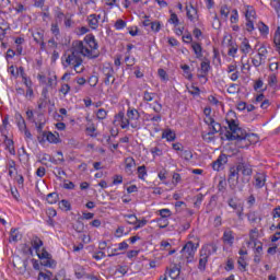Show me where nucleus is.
<instances>
[{"label":"nucleus","mask_w":280,"mask_h":280,"mask_svg":"<svg viewBox=\"0 0 280 280\" xmlns=\"http://www.w3.org/2000/svg\"><path fill=\"white\" fill-rule=\"evenodd\" d=\"M230 131L225 132V138L228 141H236V148L244 149L249 148L253 143H257L259 138L255 133H247L246 130L242 129L237 121L233 118L225 119Z\"/></svg>","instance_id":"nucleus-1"},{"label":"nucleus","mask_w":280,"mask_h":280,"mask_svg":"<svg viewBox=\"0 0 280 280\" xmlns=\"http://www.w3.org/2000/svg\"><path fill=\"white\" fill-rule=\"evenodd\" d=\"M70 51L71 54L66 57L62 65L63 67H73V69L77 70L82 67V62H84L81 56L90 59L100 58V52L90 51L89 47L84 46V42L82 40L73 42Z\"/></svg>","instance_id":"nucleus-2"},{"label":"nucleus","mask_w":280,"mask_h":280,"mask_svg":"<svg viewBox=\"0 0 280 280\" xmlns=\"http://www.w3.org/2000/svg\"><path fill=\"white\" fill-rule=\"evenodd\" d=\"M197 250L198 245L191 241L187 242L180 250L182 259H186L187 264H191Z\"/></svg>","instance_id":"nucleus-3"},{"label":"nucleus","mask_w":280,"mask_h":280,"mask_svg":"<svg viewBox=\"0 0 280 280\" xmlns=\"http://www.w3.org/2000/svg\"><path fill=\"white\" fill-rule=\"evenodd\" d=\"M218 247L215 245H207L201 248L200 259H199V270L205 271L207 269V262L209 261V256L211 253H215Z\"/></svg>","instance_id":"nucleus-4"},{"label":"nucleus","mask_w":280,"mask_h":280,"mask_svg":"<svg viewBox=\"0 0 280 280\" xmlns=\"http://www.w3.org/2000/svg\"><path fill=\"white\" fill-rule=\"evenodd\" d=\"M237 170L243 175V177L241 178L242 183L244 185H246L247 183H250V177L253 176V167H250L249 164L240 162L237 164Z\"/></svg>","instance_id":"nucleus-5"},{"label":"nucleus","mask_w":280,"mask_h":280,"mask_svg":"<svg viewBox=\"0 0 280 280\" xmlns=\"http://www.w3.org/2000/svg\"><path fill=\"white\" fill-rule=\"evenodd\" d=\"M27 266H28L27 258H21V256L13 257V267L15 272H18V275H24L25 272H27Z\"/></svg>","instance_id":"nucleus-6"},{"label":"nucleus","mask_w":280,"mask_h":280,"mask_svg":"<svg viewBox=\"0 0 280 280\" xmlns=\"http://www.w3.org/2000/svg\"><path fill=\"white\" fill-rule=\"evenodd\" d=\"M84 47H88L89 51H93L94 54H100V51H97V40H95V35L93 34H88L84 37Z\"/></svg>","instance_id":"nucleus-7"},{"label":"nucleus","mask_w":280,"mask_h":280,"mask_svg":"<svg viewBox=\"0 0 280 280\" xmlns=\"http://www.w3.org/2000/svg\"><path fill=\"white\" fill-rule=\"evenodd\" d=\"M103 74H104V84L106 86H110V84H115V70L113 67H105L103 68Z\"/></svg>","instance_id":"nucleus-8"},{"label":"nucleus","mask_w":280,"mask_h":280,"mask_svg":"<svg viewBox=\"0 0 280 280\" xmlns=\"http://www.w3.org/2000/svg\"><path fill=\"white\" fill-rule=\"evenodd\" d=\"M238 180H240V170H237V165H236V167L234 166L230 168L228 183L230 184V187L232 189H235V185H237Z\"/></svg>","instance_id":"nucleus-9"},{"label":"nucleus","mask_w":280,"mask_h":280,"mask_svg":"<svg viewBox=\"0 0 280 280\" xmlns=\"http://www.w3.org/2000/svg\"><path fill=\"white\" fill-rule=\"evenodd\" d=\"M155 104H158V106L153 107V110L158 115H155V116L149 115V119H150V121H153V122L155 121L159 124V121H161V119H162L161 110H163V105L159 102H155Z\"/></svg>","instance_id":"nucleus-10"},{"label":"nucleus","mask_w":280,"mask_h":280,"mask_svg":"<svg viewBox=\"0 0 280 280\" xmlns=\"http://www.w3.org/2000/svg\"><path fill=\"white\" fill-rule=\"evenodd\" d=\"M222 240L224 244H229L230 246H233V242H235V235H233V232L231 229H226L224 231Z\"/></svg>","instance_id":"nucleus-11"},{"label":"nucleus","mask_w":280,"mask_h":280,"mask_svg":"<svg viewBox=\"0 0 280 280\" xmlns=\"http://www.w3.org/2000/svg\"><path fill=\"white\" fill-rule=\"evenodd\" d=\"M229 161V159L222 154L220 155L215 162H213L212 167L215 172H220V167H222V165L226 164V162Z\"/></svg>","instance_id":"nucleus-12"},{"label":"nucleus","mask_w":280,"mask_h":280,"mask_svg":"<svg viewBox=\"0 0 280 280\" xmlns=\"http://www.w3.org/2000/svg\"><path fill=\"white\" fill-rule=\"evenodd\" d=\"M100 15L97 16L96 14H91L88 18V23L91 27V30H97L98 25H100Z\"/></svg>","instance_id":"nucleus-13"},{"label":"nucleus","mask_w":280,"mask_h":280,"mask_svg":"<svg viewBox=\"0 0 280 280\" xmlns=\"http://www.w3.org/2000/svg\"><path fill=\"white\" fill-rule=\"evenodd\" d=\"M255 187L257 189H261V187H264V185H266V175L264 173H258L256 176H255Z\"/></svg>","instance_id":"nucleus-14"},{"label":"nucleus","mask_w":280,"mask_h":280,"mask_svg":"<svg viewBox=\"0 0 280 280\" xmlns=\"http://www.w3.org/2000/svg\"><path fill=\"white\" fill-rule=\"evenodd\" d=\"M44 137H46L47 141L49 143H60V136L57 133L55 135L54 132H44Z\"/></svg>","instance_id":"nucleus-15"},{"label":"nucleus","mask_w":280,"mask_h":280,"mask_svg":"<svg viewBox=\"0 0 280 280\" xmlns=\"http://www.w3.org/2000/svg\"><path fill=\"white\" fill-rule=\"evenodd\" d=\"M14 117L19 129L25 130V128H27V125L25 124V118H23V115H21V113H15Z\"/></svg>","instance_id":"nucleus-16"},{"label":"nucleus","mask_w":280,"mask_h":280,"mask_svg":"<svg viewBox=\"0 0 280 280\" xmlns=\"http://www.w3.org/2000/svg\"><path fill=\"white\" fill-rule=\"evenodd\" d=\"M4 143L5 149L9 151V153L12 154V156H15L16 150L14 149V140L8 139V137H5Z\"/></svg>","instance_id":"nucleus-17"},{"label":"nucleus","mask_w":280,"mask_h":280,"mask_svg":"<svg viewBox=\"0 0 280 280\" xmlns=\"http://www.w3.org/2000/svg\"><path fill=\"white\" fill-rule=\"evenodd\" d=\"M162 139H166V141H176V133L172 129H165L162 133Z\"/></svg>","instance_id":"nucleus-18"},{"label":"nucleus","mask_w":280,"mask_h":280,"mask_svg":"<svg viewBox=\"0 0 280 280\" xmlns=\"http://www.w3.org/2000/svg\"><path fill=\"white\" fill-rule=\"evenodd\" d=\"M43 114L38 115V121L35 120V126L37 129L38 135H44L45 131H43V128L45 127V120Z\"/></svg>","instance_id":"nucleus-19"},{"label":"nucleus","mask_w":280,"mask_h":280,"mask_svg":"<svg viewBox=\"0 0 280 280\" xmlns=\"http://www.w3.org/2000/svg\"><path fill=\"white\" fill-rule=\"evenodd\" d=\"M23 237L21 233H19V229L12 228L10 231V238L9 242H19Z\"/></svg>","instance_id":"nucleus-20"},{"label":"nucleus","mask_w":280,"mask_h":280,"mask_svg":"<svg viewBox=\"0 0 280 280\" xmlns=\"http://www.w3.org/2000/svg\"><path fill=\"white\" fill-rule=\"evenodd\" d=\"M240 49L243 54H250V43H248V38H244L243 42L241 43Z\"/></svg>","instance_id":"nucleus-21"},{"label":"nucleus","mask_w":280,"mask_h":280,"mask_svg":"<svg viewBox=\"0 0 280 280\" xmlns=\"http://www.w3.org/2000/svg\"><path fill=\"white\" fill-rule=\"evenodd\" d=\"M220 130H222V125H220V122L214 120L210 127V131L208 132V136L212 137V135H217V132H220Z\"/></svg>","instance_id":"nucleus-22"},{"label":"nucleus","mask_w":280,"mask_h":280,"mask_svg":"<svg viewBox=\"0 0 280 280\" xmlns=\"http://www.w3.org/2000/svg\"><path fill=\"white\" fill-rule=\"evenodd\" d=\"M191 48L196 55V58H202V46L200 45V43L194 42L191 44Z\"/></svg>","instance_id":"nucleus-23"},{"label":"nucleus","mask_w":280,"mask_h":280,"mask_svg":"<svg viewBox=\"0 0 280 280\" xmlns=\"http://www.w3.org/2000/svg\"><path fill=\"white\" fill-rule=\"evenodd\" d=\"M46 200H47L48 205H56V202H58V200H60V197H59L58 192H50L47 195Z\"/></svg>","instance_id":"nucleus-24"},{"label":"nucleus","mask_w":280,"mask_h":280,"mask_svg":"<svg viewBox=\"0 0 280 280\" xmlns=\"http://www.w3.org/2000/svg\"><path fill=\"white\" fill-rule=\"evenodd\" d=\"M7 170H9V176L12 178L14 176V172H16V162L14 160H9Z\"/></svg>","instance_id":"nucleus-25"},{"label":"nucleus","mask_w":280,"mask_h":280,"mask_svg":"<svg viewBox=\"0 0 280 280\" xmlns=\"http://www.w3.org/2000/svg\"><path fill=\"white\" fill-rule=\"evenodd\" d=\"M129 126H131V128H139V125L135 124V122H130L129 118H124L120 120V128L126 129Z\"/></svg>","instance_id":"nucleus-26"},{"label":"nucleus","mask_w":280,"mask_h":280,"mask_svg":"<svg viewBox=\"0 0 280 280\" xmlns=\"http://www.w3.org/2000/svg\"><path fill=\"white\" fill-rule=\"evenodd\" d=\"M127 117L129 121H135V119H139L140 115L137 109H128Z\"/></svg>","instance_id":"nucleus-27"},{"label":"nucleus","mask_w":280,"mask_h":280,"mask_svg":"<svg viewBox=\"0 0 280 280\" xmlns=\"http://www.w3.org/2000/svg\"><path fill=\"white\" fill-rule=\"evenodd\" d=\"M209 69H211V66L209 65L208 61H202L201 62V73L199 74L198 78H206L207 73H209Z\"/></svg>","instance_id":"nucleus-28"},{"label":"nucleus","mask_w":280,"mask_h":280,"mask_svg":"<svg viewBox=\"0 0 280 280\" xmlns=\"http://www.w3.org/2000/svg\"><path fill=\"white\" fill-rule=\"evenodd\" d=\"M125 164H126V172L131 174L132 173V167H135V165H136L135 159L133 158H127L125 160Z\"/></svg>","instance_id":"nucleus-29"},{"label":"nucleus","mask_w":280,"mask_h":280,"mask_svg":"<svg viewBox=\"0 0 280 280\" xmlns=\"http://www.w3.org/2000/svg\"><path fill=\"white\" fill-rule=\"evenodd\" d=\"M33 38L35 43H43V40H45V32L36 31L35 33H33Z\"/></svg>","instance_id":"nucleus-30"},{"label":"nucleus","mask_w":280,"mask_h":280,"mask_svg":"<svg viewBox=\"0 0 280 280\" xmlns=\"http://www.w3.org/2000/svg\"><path fill=\"white\" fill-rule=\"evenodd\" d=\"M44 98H39L38 108L43 110V108H47V90L43 91Z\"/></svg>","instance_id":"nucleus-31"},{"label":"nucleus","mask_w":280,"mask_h":280,"mask_svg":"<svg viewBox=\"0 0 280 280\" xmlns=\"http://www.w3.org/2000/svg\"><path fill=\"white\" fill-rule=\"evenodd\" d=\"M73 229L77 233H84V223L80 218L77 220L75 224H73Z\"/></svg>","instance_id":"nucleus-32"},{"label":"nucleus","mask_w":280,"mask_h":280,"mask_svg":"<svg viewBox=\"0 0 280 280\" xmlns=\"http://www.w3.org/2000/svg\"><path fill=\"white\" fill-rule=\"evenodd\" d=\"M268 55V49L266 48V46H260L258 48V56H259V59L262 61V62H266V56Z\"/></svg>","instance_id":"nucleus-33"},{"label":"nucleus","mask_w":280,"mask_h":280,"mask_svg":"<svg viewBox=\"0 0 280 280\" xmlns=\"http://www.w3.org/2000/svg\"><path fill=\"white\" fill-rule=\"evenodd\" d=\"M74 275H75L77 279H82V277H84V267H82L80 265H75L74 266Z\"/></svg>","instance_id":"nucleus-34"},{"label":"nucleus","mask_w":280,"mask_h":280,"mask_svg":"<svg viewBox=\"0 0 280 280\" xmlns=\"http://www.w3.org/2000/svg\"><path fill=\"white\" fill-rule=\"evenodd\" d=\"M59 209H62L63 211H71V202L67 199L61 200L59 202Z\"/></svg>","instance_id":"nucleus-35"},{"label":"nucleus","mask_w":280,"mask_h":280,"mask_svg":"<svg viewBox=\"0 0 280 280\" xmlns=\"http://www.w3.org/2000/svg\"><path fill=\"white\" fill-rule=\"evenodd\" d=\"M124 218H127L128 224H133L136 226L137 222H139V219L135 214H124Z\"/></svg>","instance_id":"nucleus-36"},{"label":"nucleus","mask_w":280,"mask_h":280,"mask_svg":"<svg viewBox=\"0 0 280 280\" xmlns=\"http://www.w3.org/2000/svg\"><path fill=\"white\" fill-rule=\"evenodd\" d=\"M258 30L262 36H268L269 28L268 25H266L264 22L258 23Z\"/></svg>","instance_id":"nucleus-37"},{"label":"nucleus","mask_w":280,"mask_h":280,"mask_svg":"<svg viewBox=\"0 0 280 280\" xmlns=\"http://www.w3.org/2000/svg\"><path fill=\"white\" fill-rule=\"evenodd\" d=\"M42 266H45L46 268H55L56 266V260L50 258H46L44 259V261H42Z\"/></svg>","instance_id":"nucleus-38"},{"label":"nucleus","mask_w":280,"mask_h":280,"mask_svg":"<svg viewBox=\"0 0 280 280\" xmlns=\"http://www.w3.org/2000/svg\"><path fill=\"white\" fill-rule=\"evenodd\" d=\"M182 159H184L185 161H191V159H194V153L191 152V150H183Z\"/></svg>","instance_id":"nucleus-39"},{"label":"nucleus","mask_w":280,"mask_h":280,"mask_svg":"<svg viewBox=\"0 0 280 280\" xmlns=\"http://www.w3.org/2000/svg\"><path fill=\"white\" fill-rule=\"evenodd\" d=\"M148 175V171L145 170V165L138 167V177L143 180L144 176Z\"/></svg>","instance_id":"nucleus-40"},{"label":"nucleus","mask_w":280,"mask_h":280,"mask_svg":"<svg viewBox=\"0 0 280 280\" xmlns=\"http://www.w3.org/2000/svg\"><path fill=\"white\" fill-rule=\"evenodd\" d=\"M256 12L253 10V8H248L246 10L245 16L246 21H253L252 19H255Z\"/></svg>","instance_id":"nucleus-41"},{"label":"nucleus","mask_w":280,"mask_h":280,"mask_svg":"<svg viewBox=\"0 0 280 280\" xmlns=\"http://www.w3.org/2000/svg\"><path fill=\"white\" fill-rule=\"evenodd\" d=\"M273 43L276 47H280V27H277V31L275 33Z\"/></svg>","instance_id":"nucleus-42"},{"label":"nucleus","mask_w":280,"mask_h":280,"mask_svg":"<svg viewBox=\"0 0 280 280\" xmlns=\"http://www.w3.org/2000/svg\"><path fill=\"white\" fill-rule=\"evenodd\" d=\"M145 224H148V220L142 219V220H138L137 224L135 225V231H138V229H143V226H145Z\"/></svg>","instance_id":"nucleus-43"},{"label":"nucleus","mask_w":280,"mask_h":280,"mask_svg":"<svg viewBox=\"0 0 280 280\" xmlns=\"http://www.w3.org/2000/svg\"><path fill=\"white\" fill-rule=\"evenodd\" d=\"M271 5L275 8L278 18L280 19V0H272Z\"/></svg>","instance_id":"nucleus-44"},{"label":"nucleus","mask_w":280,"mask_h":280,"mask_svg":"<svg viewBox=\"0 0 280 280\" xmlns=\"http://www.w3.org/2000/svg\"><path fill=\"white\" fill-rule=\"evenodd\" d=\"M230 12L231 11H229V7L228 5L221 7L220 14H221V16H224V19H229Z\"/></svg>","instance_id":"nucleus-45"},{"label":"nucleus","mask_w":280,"mask_h":280,"mask_svg":"<svg viewBox=\"0 0 280 280\" xmlns=\"http://www.w3.org/2000/svg\"><path fill=\"white\" fill-rule=\"evenodd\" d=\"M143 100H144V102H152V100H154V93H150L148 91H144Z\"/></svg>","instance_id":"nucleus-46"},{"label":"nucleus","mask_w":280,"mask_h":280,"mask_svg":"<svg viewBox=\"0 0 280 280\" xmlns=\"http://www.w3.org/2000/svg\"><path fill=\"white\" fill-rule=\"evenodd\" d=\"M40 246H43V241L38 237H35L33 241V248H35V250H39Z\"/></svg>","instance_id":"nucleus-47"},{"label":"nucleus","mask_w":280,"mask_h":280,"mask_svg":"<svg viewBox=\"0 0 280 280\" xmlns=\"http://www.w3.org/2000/svg\"><path fill=\"white\" fill-rule=\"evenodd\" d=\"M228 205H229V207H231V208L234 209V210L240 209V205H238L237 201H235V199H233V198H230V199L228 200Z\"/></svg>","instance_id":"nucleus-48"},{"label":"nucleus","mask_w":280,"mask_h":280,"mask_svg":"<svg viewBox=\"0 0 280 280\" xmlns=\"http://www.w3.org/2000/svg\"><path fill=\"white\" fill-rule=\"evenodd\" d=\"M54 174L57 178H62V176L67 175V173L60 167H56Z\"/></svg>","instance_id":"nucleus-49"},{"label":"nucleus","mask_w":280,"mask_h":280,"mask_svg":"<svg viewBox=\"0 0 280 280\" xmlns=\"http://www.w3.org/2000/svg\"><path fill=\"white\" fill-rule=\"evenodd\" d=\"M114 27L116 30H124V27H126V21L124 20H117Z\"/></svg>","instance_id":"nucleus-50"},{"label":"nucleus","mask_w":280,"mask_h":280,"mask_svg":"<svg viewBox=\"0 0 280 280\" xmlns=\"http://www.w3.org/2000/svg\"><path fill=\"white\" fill-rule=\"evenodd\" d=\"M71 91V86L67 83L62 84L59 92L62 93V95H67Z\"/></svg>","instance_id":"nucleus-51"},{"label":"nucleus","mask_w":280,"mask_h":280,"mask_svg":"<svg viewBox=\"0 0 280 280\" xmlns=\"http://www.w3.org/2000/svg\"><path fill=\"white\" fill-rule=\"evenodd\" d=\"M106 115L107 113H106V109L104 108L98 109L96 113L97 119H106Z\"/></svg>","instance_id":"nucleus-52"},{"label":"nucleus","mask_w":280,"mask_h":280,"mask_svg":"<svg viewBox=\"0 0 280 280\" xmlns=\"http://www.w3.org/2000/svg\"><path fill=\"white\" fill-rule=\"evenodd\" d=\"M159 213L161 218H170V215H172V211L170 209L159 210Z\"/></svg>","instance_id":"nucleus-53"},{"label":"nucleus","mask_w":280,"mask_h":280,"mask_svg":"<svg viewBox=\"0 0 280 280\" xmlns=\"http://www.w3.org/2000/svg\"><path fill=\"white\" fill-rule=\"evenodd\" d=\"M152 32H160L161 31V22L155 21L151 23Z\"/></svg>","instance_id":"nucleus-54"},{"label":"nucleus","mask_w":280,"mask_h":280,"mask_svg":"<svg viewBox=\"0 0 280 280\" xmlns=\"http://www.w3.org/2000/svg\"><path fill=\"white\" fill-rule=\"evenodd\" d=\"M93 218H95L93 212H83L81 220H93Z\"/></svg>","instance_id":"nucleus-55"},{"label":"nucleus","mask_w":280,"mask_h":280,"mask_svg":"<svg viewBox=\"0 0 280 280\" xmlns=\"http://www.w3.org/2000/svg\"><path fill=\"white\" fill-rule=\"evenodd\" d=\"M124 183V177L121 175H115L113 185H121Z\"/></svg>","instance_id":"nucleus-56"},{"label":"nucleus","mask_w":280,"mask_h":280,"mask_svg":"<svg viewBox=\"0 0 280 280\" xmlns=\"http://www.w3.org/2000/svg\"><path fill=\"white\" fill-rule=\"evenodd\" d=\"M268 84H269V86H275V84H277V74L269 75Z\"/></svg>","instance_id":"nucleus-57"},{"label":"nucleus","mask_w":280,"mask_h":280,"mask_svg":"<svg viewBox=\"0 0 280 280\" xmlns=\"http://www.w3.org/2000/svg\"><path fill=\"white\" fill-rule=\"evenodd\" d=\"M38 257L44 261L45 259H49L51 257V254L44 249L40 254H38Z\"/></svg>","instance_id":"nucleus-58"},{"label":"nucleus","mask_w":280,"mask_h":280,"mask_svg":"<svg viewBox=\"0 0 280 280\" xmlns=\"http://www.w3.org/2000/svg\"><path fill=\"white\" fill-rule=\"evenodd\" d=\"M168 23H173V25H178V15H176V13H172Z\"/></svg>","instance_id":"nucleus-59"},{"label":"nucleus","mask_w":280,"mask_h":280,"mask_svg":"<svg viewBox=\"0 0 280 280\" xmlns=\"http://www.w3.org/2000/svg\"><path fill=\"white\" fill-rule=\"evenodd\" d=\"M158 73H159V77L161 78V80H163V81L168 80L167 79V72L164 69H159Z\"/></svg>","instance_id":"nucleus-60"},{"label":"nucleus","mask_w":280,"mask_h":280,"mask_svg":"<svg viewBox=\"0 0 280 280\" xmlns=\"http://www.w3.org/2000/svg\"><path fill=\"white\" fill-rule=\"evenodd\" d=\"M50 30L55 36H58L60 34V28L58 27V23L51 24Z\"/></svg>","instance_id":"nucleus-61"},{"label":"nucleus","mask_w":280,"mask_h":280,"mask_svg":"<svg viewBox=\"0 0 280 280\" xmlns=\"http://www.w3.org/2000/svg\"><path fill=\"white\" fill-rule=\"evenodd\" d=\"M46 172H47V171L45 170V167H44V166H40V167H38L37 171H36V176H38L39 178H43V176H45Z\"/></svg>","instance_id":"nucleus-62"},{"label":"nucleus","mask_w":280,"mask_h":280,"mask_svg":"<svg viewBox=\"0 0 280 280\" xmlns=\"http://www.w3.org/2000/svg\"><path fill=\"white\" fill-rule=\"evenodd\" d=\"M182 69H183V71L187 74L188 80H191V78H194V75L191 74V72H189V66L184 65V66H182Z\"/></svg>","instance_id":"nucleus-63"},{"label":"nucleus","mask_w":280,"mask_h":280,"mask_svg":"<svg viewBox=\"0 0 280 280\" xmlns=\"http://www.w3.org/2000/svg\"><path fill=\"white\" fill-rule=\"evenodd\" d=\"M233 268H235V266L233 264V259H228L225 270L229 272V271L233 270Z\"/></svg>","instance_id":"nucleus-64"}]
</instances>
